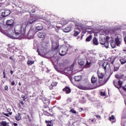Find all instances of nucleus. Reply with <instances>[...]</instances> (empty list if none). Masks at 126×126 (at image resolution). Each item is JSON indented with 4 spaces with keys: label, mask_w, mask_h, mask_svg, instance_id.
Instances as JSON below:
<instances>
[{
    "label": "nucleus",
    "mask_w": 126,
    "mask_h": 126,
    "mask_svg": "<svg viewBox=\"0 0 126 126\" xmlns=\"http://www.w3.org/2000/svg\"><path fill=\"white\" fill-rule=\"evenodd\" d=\"M26 27H27L26 23H19L15 26L13 35H12L9 33H7L6 34V36L9 37L11 39H19V40H21V39L24 38L26 36Z\"/></svg>",
    "instance_id": "obj_1"
},
{
    "label": "nucleus",
    "mask_w": 126,
    "mask_h": 126,
    "mask_svg": "<svg viewBox=\"0 0 126 126\" xmlns=\"http://www.w3.org/2000/svg\"><path fill=\"white\" fill-rule=\"evenodd\" d=\"M1 21H2V18L0 16V23H1ZM14 23V21L12 19L7 20L6 21V26H4V28H1V27L0 26V32L4 34V35H6V34H8L7 32L9 30H10L12 27H13V24Z\"/></svg>",
    "instance_id": "obj_2"
},
{
    "label": "nucleus",
    "mask_w": 126,
    "mask_h": 126,
    "mask_svg": "<svg viewBox=\"0 0 126 126\" xmlns=\"http://www.w3.org/2000/svg\"><path fill=\"white\" fill-rule=\"evenodd\" d=\"M115 77L116 78H117V79H119V80L118 82L114 81L113 83L114 84V86L118 89L122 88V85H123V81H122L121 79H122L123 80H126V76H125L124 74H120L116 75Z\"/></svg>",
    "instance_id": "obj_3"
},
{
    "label": "nucleus",
    "mask_w": 126,
    "mask_h": 126,
    "mask_svg": "<svg viewBox=\"0 0 126 126\" xmlns=\"http://www.w3.org/2000/svg\"><path fill=\"white\" fill-rule=\"evenodd\" d=\"M74 67V64L73 63L70 67H68L67 68L65 69L64 71H62V69H58L56 67V66H54V67L58 71V72H60L62 74H65V75H71L72 74V69H73V67Z\"/></svg>",
    "instance_id": "obj_4"
},
{
    "label": "nucleus",
    "mask_w": 126,
    "mask_h": 126,
    "mask_svg": "<svg viewBox=\"0 0 126 126\" xmlns=\"http://www.w3.org/2000/svg\"><path fill=\"white\" fill-rule=\"evenodd\" d=\"M86 56H88L89 60L87 59L85 67L86 68H89V67H91V62H94V61H95V57L93 56V54L91 53L89 54V53H86Z\"/></svg>",
    "instance_id": "obj_5"
},
{
    "label": "nucleus",
    "mask_w": 126,
    "mask_h": 126,
    "mask_svg": "<svg viewBox=\"0 0 126 126\" xmlns=\"http://www.w3.org/2000/svg\"><path fill=\"white\" fill-rule=\"evenodd\" d=\"M67 51H68V48L67 46L63 45L61 46L59 49V54L60 56H64L66 55Z\"/></svg>",
    "instance_id": "obj_6"
},
{
    "label": "nucleus",
    "mask_w": 126,
    "mask_h": 126,
    "mask_svg": "<svg viewBox=\"0 0 126 126\" xmlns=\"http://www.w3.org/2000/svg\"><path fill=\"white\" fill-rule=\"evenodd\" d=\"M36 52L38 53V55L43 58H46V48L43 47H41L40 48H38Z\"/></svg>",
    "instance_id": "obj_7"
},
{
    "label": "nucleus",
    "mask_w": 126,
    "mask_h": 126,
    "mask_svg": "<svg viewBox=\"0 0 126 126\" xmlns=\"http://www.w3.org/2000/svg\"><path fill=\"white\" fill-rule=\"evenodd\" d=\"M35 34H36V31H35V30H34L33 28H31L27 34V36L29 39H33Z\"/></svg>",
    "instance_id": "obj_8"
},
{
    "label": "nucleus",
    "mask_w": 126,
    "mask_h": 126,
    "mask_svg": "<svg viewBox=\"0 0 126 126\" xmlns=\"http://www.w3.org/2000/svg\"><path fill=\"white\" fill-rule=\"evenodd\" d=\"M99 42L101 45H102V47H104L106 49L109 48V41H107L106 38H101L99 39Z\"/></svg>",
    "instance_id": "obj_9"
},
{
    "label": "nucleus",
    "mask_w": 126,
    "mask_h": 126,
    "mask_svg": "<svg viewBox=\"0 0 126 126\" xmlns=\"http://www.w3.org/2000/svg\"><path fill=\"white\" fill-rule=\"evenodd\" d=\"M83 28V24H80L77 27V28H76L74 30V33L73 34V35L75 37H76V36H78V35L80 33V31L82 30V29Z\"/></svg>",
    "instance_id": "obj_10"
},
{
    "label": "nucleus",
    "mask_w": 126,
    "mask_h": 126,
    "mask_svg": "<svg viewBox=\"0 0 126 126\" xmlns=\"http://www.w3.org/2000/svg\"><path fill=\"white\" fill-rule=\"evenodd\" d=\"M10 14V11L9 10H6L3 12L0 13V16L1 17H6V16H8Z\"/></svg>",
    "instance_id": "obj_11"
},
{
    "label": "nucleus",
    "mask_w": 126,
    "mask_h": 126,
    "mask_svg": "<svg viewBox=\"0 0 126 126\" xmlns=\"http://www.w3.org/2000/svg\"><path fill=\"white\" fill-rule=\"evenodd\" d=\"M121 41L122 35L119 34L117 36H116V37L115 38V43L117 46H120V45L121 44Z\"/></svg>",
    "instance_id": "obj_12"
},
{
    "label": "nucleus",
    "mask_w": 126,
    "mask_h": 126,
    "mask_svg": "<svg viewBox=\"0 0 126 126\" xmlns=\"http://www.w3.org/2000/svg\"><path fill=\"white\" fill-rule=\"evenodd\" d=\"M102 68H103L104 70H105V71L107 70H110L111 69V68L110 67V64L106 62L103 63Z\"/></svg>",
    "instance_id": "obj_13"
},
{
    "label": "nucleus",
    "mask_w": 126,
    "mask_h": 126,
    "mask_svg": "<svg viewBox=\"0 0 126 126\" xmlns=\"http://www.w3.org/2000/svg\"><path fill=\"white\" fill-rule=\"evenodd\" d=\"M52 44L53 50L58 51V49H59V43H57V42L55 41H52Z\"/></svg>",
    "instance_id": "obj_14"
},
{
    "label": "nucleus",
    "mask_w": 126,
    "mask_h": 126,
    "mask_svg": "<svg viewBox=\"0 0 126 126\" xmlns=\"http://www.w3.org/2000/svg\"><path fill=\"white\" fill-rule=\"evenodd\" d=\"M31 18L29 19L28 22V25H29V24H32V23H34L35 21L37 20L36 19L34 18V16H32V14H30Z\"/></svg>",
    "instance_id": "obj_15"
},
{
    "label": "nucleus",
    "mask_w": 126,
    "mask_h": 126,
    "mask_svg": "<svg viewBox=\"0 0 126 126\" xmlns=\"http://www.w3.org/2000/svg\"><path fill=\"white\" fill-rule=\"evenodd\" d=\"M43 111L44 112V114L46 115V116H49V115H50V113L52 112V109H50L48 106H45L44 107Z\"/></svg>",
    "instance_id": "obj_16"
},
{
    "label": "nucleus",
    "mask_w": 126,
    "mask_h": 126,
    "mask_svg": "<svg viewBox=\"0 0 126 126\" xmlns=\"http://www.w3.org/2000/svg\"><path fill=\"white\" fill-rule=\"evenodd\" d=\"M47 84H49V85L48 86L49 87V89H50V90H53V87L57 86V85H58V83L56 82H52V83H50V81H49L47 83Z\"/></svg>",
    "instance_id": "obj_17"
},
{
    "label": "nucleus",
    "mask_w": 126,
    "mask_h": 126,
    "mask_svg": "<svg viewBox=\"0 0 126 126\" xmlns=\"http://www.w3.org/2000/svg\"><path fill=\"white\" fill-rule=\"evenodd\" d=\"M68 19H64V18H62L61 19V22H58V23L59 24H62V25H65L66 24H67L68 23Z\"/></svg>",
    "instance_id": "obj_18"
},
{
    "label": "nucleus",
    "mask_w": 126,
    "mask_h": 126,
    "mask_svg": "<svg viewBox=\"0 0 126 126\" xmlns=\"http://www.w3.org/2000/svg\"><path fill=\"white\" fill-rule=\"evenodd\" d=\"M93 44L94 46H98L99 45V42H98V39L96 37H94L93 39Z\"/></svg>",
    "instance_id": "obj_19"
},
{
    "label": "nucleus",
    "mask_w": 126,
    "mask_h": 126,
    "mask_svg": "<svg viewBox=\"0 0 126 126\" xmlns=\"http://www.w3.org/2000/svg\"><path fill=\"white\" fill-rule=\"evenodd\" d=\"M8 4H10V3H13V4H16L17 2V0H5Z\"/></svg>",
    "instance_id": "obj_20"
},
{
    "label": "nucleus",
    "mask_w": 126,
    "mask_h": 126,
    "mask_svg": "<svg viewBox=\"0 0 126 126\" xmlns=\"http://www.w3.org/2000/svg\"><path fill=\"white\" fill-rule=\"evenodd\" d=\"M63 92H66V94H69L71 91V90L69 87H66L63 90Z\"/></svg>",
    "instance_id": "obj_21"
},
{
    "label": "nucleus",
    "mask_w": 126,
    "mask_h": 126,
    "mask_svg": "<svg viewBox=\"0 0 126 126\" xmlns=\"http://www.w3.org/2000/svg\"><path fill=\"white\" fill-rule=\"evenodd\" d=\"M78 63L80 65H84V63H85V61H84V59H79L78 60Z\"/></svg>",
    "instance_id": "obj_22"
},
{
    "label": "nucleus",
    "mask_w": 126,
    "mask_h": 126,
    "mask_svg": "<svg viewBox=\"0 0 126 126\" xmlns=\"http://www.w3.org/2000/svg\"><path fill=\"white\" fill-rule=\"evenodd\" d=\"M37 36L39 37V38H42V39H44V38L46 37V33L43 32H38Z\"/></svg>",
    "instance_id": "obj_23"
},
{
    "label": "nucleus",
    "mask_w": 126,
    "mask_h": 126,
    "mask_svg": "<svg viewBox=\"0 0 126 126\" xmlns=\"http://www.w3.org/2000/svg\"><path fill=\"white\" fill-rule=\"evenodd\" d=\"M97 82V77L95 75H93L91 78V82L93 84L96 83Z\"/></svg>",
    "instance_id": "obj_24"
},
{
    "label": "nucleus",
    "mask_w": 126,
    "mask_h": 126,
    "mask_svg": "<svg viewBox=\"0 0 126 126\" xmlns=\"http://www.w3.org/2000/svg\"><path fill=\"white\" fill-rule=\"evenodd\" d=\"M71 30V27H67L63 29V31L65 33H68V32H70Z\"/></svg>",
    "instance_id": "obj_25"
},
{
    "label": "nucleus",
    "mask_w": 126,
    "mask_h": 126,
    "mask_svg": "<svg viewBox=\"0 0 126 126\" xmlns=\"http://www.w3.org/2000/svg\"><path fill=\"white\" fill-rule=\"evenodd\" d=\"M60 66L64 67L65 65H67V62L66 61H63L59 63Z\"/></svg>",
    "instance_id": "obj_26"
},
{
    "label": "nucleus",
    "mask_w": 126,
    "mask_h": 126,
    "mask_svg": "<svg viewBox=\"0 0 126 126\" xmlns=\"http://www.w3.org/2000/svg\"><path fill=\"white\" fill-rule=\"evenodd\" d=\"M58 57H57V55H56L51 58V60H52L53 62L55 63V62H56L57 63H58Z\"/></svg>",
    "instance_id": "obj_27"
},
{
    "label": "nucleus",
    "mask_w": 126,
    "mask_h": 126,
    "mask_svg": "<svg viewBox=\"0 0 126 126\" xmlns=\"http://www.w3.org/2000/svg\"><path fill=\"white\" fill-rule=\"evenodd\" d=\"M43 29V27L42 26H38L35 27V30L34 31L35 32H38V31H41Z\"/></svg>",
    "instance_id": "obj_28"
},
{
    "label": "nucleus",
    "mask_w": 126,
    "mask_h": 126,
    "mask_svg": "<svg viewBox=\"0 0 126 126\" xmlns=\"http://www.w3.org/2000/svg\"><path fill=\"white\" fill-rule=\"evenodd\" d=\"M75 81H80L81 79H82V77L80 75L79 76H76L74 77Z\"/></svg>",
    "instance_id": "obj_29"
},
{
    "label": "nucleus",
    "mask_w": 126,
    "mask_h": 126,
    "mask_svg": "<svg viewBox=\"0 0 126 126\" xmlns=\"http://www.w3.org/2000/svg\"><path fill=\"white\" fill-rule=\"evenodd\" d=\"M42 100L44 104H48V105L49 104H50V100H49V99H47L46 98H43L42 99Z\"/></svg>",
    "instance_id": "obj_30"
},
{
    "label": "nucleus",
    "mask_w": 126,
    "mask_h": 126,
    "mask_svg": "<svg viewBox=\"0 0 126 126\" xmlns=\"http://www.w3.org/2000/svg\"><path fill=\"white\" fill-rule=\"evenodd\" d=\"M97 75L100 79H102L103 77H104V75L103 73L101 72H99V71H97Z\"/></svg>",
    "instance_id": "obj_31"
},
{
    "label": "nucleus",
    "mask_w": 126,
    "mask_h": 126,
    "mask_svg": "<svg viewBox=\"0 0 126 126\" xmlns=\"http://www.w3.org/2000/svg\"><path fill=\"white\" fill-rule=\"evenodd\" d=\"M92 35H90L86 39V42H90L92 40Z\"/></svg>",
    "instance_id": "obj_32"
},
{
    "label": "nucleus",
    "mask_w": 126,
    "mask_h": 126,
    "mask_svg": "<svg viewBox=\"0 0 126 126\" xmlns=\"http://www.w3.org/2000/svg\"><path fill=\"white\" fill-rule=\"evenodd\" d=\"M15 119L17 121H20L21 120V114L18 113V115L15 116Z\"/></svg>",
    "instance_id": "obj_33"
},
{
    "label": "nucleus",
    "mask_w": 126,
    "mask_h": 126,
    "mask_svg": "<svg viewBox=\"0 0 126 126\" xmlns=\"http://www.w3.org/2000/svg\"><path fill=\"white\" fill-rule=\"evenodd\" d=\"M79 88L82 90H88V88L84 86H79Z\"/></svg>",
    "instance_id": "obj_34"
},
{
    "label": "nucleus",
    "mask_w": 126,
    "mask_h": 126,
    "mask_svg": "<svg viewBox=\"0 0 126 126\" xmlns=\"http://www.w3.org/2000/svg\"><path fill=\"white\" fill-rule=\"evenodd\" d=\"M45 123L47 124V126H53V123H52V121H45Z\"/></svg>",
    "instance_id": "obj_35"
},
{
    "label": "nucleus",
    "mask_w": 126,
    "mask_h": 126,
    "mask_svg": "<svg viewBox=\"0 0 126 126\" xmlns=\"http://www.w3.org/2000/svg\"><path fill=\"white\" fill-rule=\"evenodd\" d=\"M120 62L121 63V64H125V63H126V59H121L120 60Z\"/></svg>",
    "instance_id": "obj_36"
},
{
    "label": "nucleus",
    "mask_w": 126,
    "mask_h": 126,
    "mask_svg": "<svg viewBox=\"0 0 126 126\" xmlns=\"http://www.w3.org/2000/svg\"><path fill=\"white\" fill-rule=\"evenodd\" d=\"M116 45H117V43H116V42H115V41L111 42V46L112 48H116Z\"/></svg>",
    "instance_id": "obj_37"
},
{
    "label": "nucleus",
    "mask_w": 126,
    "mask_h": 126,
    "mask_svg": "<svg viewBox=\"0 0 126 126\" xmlns=\"http://www.w3.org/2000/svg\"><path fill=\"white\" fill-rule=\"evenodd\" d=\"M34 63V61H31V60H28V64L29 65H32Z\"/></svg>",
    "instance_id": "obj_38"
},
{
    "label": "nucleus",
    "mask_w": 126,
    "mask_h": 126,
    "mask_svg": "<svg viewBox=\"0 0 126 126\" xmlns=\"http://www.w3.org/2000/svg\"><path fill=\"white\" fill-rule=\"evenodd\" d=\"M1 125L3 126H7V122L6 121H2L1 122Z\"/></svg>",
    "instance_id": "obj_39"
},
{
    "label": "nucleus",
    "mask_w": 126,
    "mask_h": 126,
    "mask_svg": "<svg viewBox=\"0 0 126 126\" xmlns=\"http://www.w3.org/2000/svg\"><path fill=\"white\" fill-rule=\"evenodd\" d=\"M109 120L112 122V121H114L115 120V116L114 115H112L110 118Z\"/></svg>",
    "instance_id": "obj_40"
},
{
    "label": "nucleus",
    "mask_w": 126,
    "mask_h": 126,
    "mask_svg": "<svg viewBox=\"0 0 126 126\" xmlns=\"http://www.w3.org/2000/svg\"><path fill=\"white\" fill-rule=\"evenodd\" d=\"M70 113H72V114H76V111L74 110V109H71L70 110Z\"/></svg>",
    "instance_id": "obj_41"
},
{
    "label": "nucleus",
    "mask_w": 126,
    "mask_h": 126,
    "mask_svg": "<svg viewBox=\"0 0 126 126\" xmlns=\"http://www.w3.org/2000/svg\"><path fill=\"white\" fill-rule=\"evenodd\" d=\"M100 94L101 96H105L106 95V93H105V92H101Z\"/></svg>",
    "instance_id": "obj_42"
},
{
    "label": "nucleus",
    "mask_w": 126,
    "mask_h": 126,
    "mask_svg": "<svg viewBox=\"0 0 126 126\" xmlns=\"http://www.w3.org/2000/svg\"><path fill=\"white\" fill-rule=\"evenodd\" d=\"M22 98H23L24 101H25V100L27 99V98H26V96L24 95H22Z\"/></svg>",
    "instance_id": "obj_43"
},
{
    "label": "nucleus",
    "mask_w": 126,
    "mask_h": 126,
    "mask_svg": "<svg viewBox=\"0 0 126 126\" xmlns=\"http://www.w3.org/2000/svg\"><path fill=\"white\" fill-rule=\"evenodd\" d=\"M119 70V67L114 66V71H118Z\"/></svg>",
    "instance_id": "obj_44"
},
{
    "label": "nucleus",
    "mask_w": 126,
    "mask_h": 126,
    "mask_svg": "<svg viewBox=\"0 0 126 126\" xmlns=\"http://www.w3.org/2000/svg\"><path fill=\"white\" fill-rule=\"evenodd\" d=\"M11 111L10 108H8L7 109V112H9V115H12V112H10V111Z\"/></svg>",
    "instance_id": "obj_45"
},
{
    "label": "nucleus",
    "mask_w": 126,
    "mask_h": 126,
    "mask_svg": "<svg viewBox=\"0 0 126 126\" xmlns=\"http://www.w3.org/2000/svg\"><path fill=\"white\" fill-rule=\"evenodd\" d=\"M11 86H13V85H15V82H14V81H13L11 83Z\"/></svg>",
    "instance_id": "obj_46"
},
{
    "label": "nucleus",
    "mask_w": 126,
    "mask_h": 126,
    "mask_svg": "<svg viewBox=\"0 0 126 126\" xmlns=\"http://www.w3.org/2000/svg\"><path fill=\"white\" fill-rule=\"evenodd\" d=\"M8 90V87L6 85L4 86V90Z\"/></svg>",
    "instance_id": "obj_47"
},
{
    "label": "nucleus",
    "mask_w": 126,
    "mask_h": 126,
    "mask_svg": "<svg viewBox=\"0 0 126 126\" xmlns=\"http://www.w3.org/2000/svg\"><path fill=\"white\" fill-rule=\"evenodd\" d=\"M95 116L96 117V118H97V119H101V116H100V115H95Z\"/></svg>",
    "instance_id": "obj_48"
},
{
    "label": "nucleus",
    "mask_w": 126,
    "mask_h": 126,
    "mask_svg": "<svg viewBox=\"0 0 126 126\" xmlns=\"http://www.w3.org/2000/svg\"><path fill=\"white\" fill-rule=\"evenodd\" d=\"M99 82L100 83V84H104V82H102V81H101V80H99Z\"/></svg>",
    "instance_id": "obj_49"
},
{
    "label": "nucleus",
    "mask_w": 126,
    "mask_h": 126,
    "mask_svg": "<svg viewBox=\"0 0 126 126\" xmlns=\"http://www.w3.org/2000/svg\"><path fill=\"white\" fill-rule=\"evenodd\" d=\"M3 115H4V116H6V117H8L9 115H8V114H6V113H3Z\"/></svg>",
    "instance_id": "obj_50"
},
{
    "label": "nucleus",
    "mask_w": 126,
    "mask_h": 126,
    "mask_svg": "<svg viewBox=\"0 0 126 126\" xmlns=\"http://www.w3.org/2000/svg\"><path fill=\"white\" fill-rule=\"evenodd\" d=\"M123 88L124 90H125V91H126V85L125 87H123Z\"/></svg>",
    "instance_id": "obj_51"
},
{
    "label": "nucleus",
    "mask_w": 126,
    "mask_h": 126,
    "mask_svg": "<svg viewBox=\"0 0 126 126\" xmlns=\"http://www.w3.org/2000/svg\"><path fill=\"white\" fill-rule=\"evenodd\" d=\"M27 117L28 118V119L30 120V122H31V119H30V116H29V115H27Z\"/></svg>",
    "instance_id": "obj_52"
},
{
    "label": "nucleus",
    "mask_w": 126,
    "mask_h": 126,
    "mask_svg": "<svg viewBox=\"0 0 126 126\" xmlns=\"http://www.w3.org/2000/svg\"><path fill=\"white\" fill-rule=\"evenodd\" d=\"M13 125H14V126H18V124H17V123H14Z\"/></svg>",
    "instance_id": "obj_53"
},
{
    "label": "nucleus",
    "mask_w": 126,
    "mask_h": 126,
    "mask_svg": "<svg viewBox=\"0 0 126 126\" xmlns=\"http://www.w3.org/2000/svg\"><path fill=\"white\" fill-rule=\"evenodd\" d=\"M20 103H21V104H22V105H24V103L23 102V101H21Z\"/></svg>",
    "instance_id": "obj_54"
},
{
    "label": "nucleus",
    "mask_w": 126,
    "mask_h": 126,
    "mask_svg": "<svg viewBox=\"0 0 126 126\" xmlns=\"http://www.w3.org/2000/svg\"><path fill=\"white\" fill-rule=\"evenodd\" d=\"M114 62H115V60H114L112 62H111V64H114Z\"/></svg>",
    "instance_id": "obj_55"
},
{
    "label": "nucleus",
    "mask_w": 126,
    "mask_h": 126,
    "mask_svg": "<svg viewBox=\"0 0 126 126\" xmlns=\"http://www.w3.org/2000/svg\"><path fill=\"white\" fill-rule=\"evenodd\" d=\"M32 13H34V12H35V10L34 9L32 10Z\"/></svg>",
    "instance_id": "obj_56"
},
{
    "label": "nucleus",
    "mask_w": 126,
    "mask_h": 126,
    "mask_svg": "<svg viewBox=\"0 0 126 126\" xmlns=\"http://www.w3.org/2000/svg\"><path fill=\"white\" fill-rule=\"evenodd\" d=\"M109 37L108 36H106V41L108 42V39H109Z\"/></svg>",
    "instance_id": "obj_57"
},
{
    "label": "nucleus",
    "mask_w": 126,
    "mask_h": 126,
    "mask_svg": "<svg viewBox=\"0 0 126 126\" xmlns=\"http://www.w3.org/2000/svg\"><path fill=\"white\" fill-rule=\"evenodd\" d=\"M10 73H11V74H13V71L12 70H11L10 71Z\"/></svg>",
    "instance_id": "obj_58"
},
{
    "label": "nucleus",
    "mask_w": 126,
    "mask_h": 126,
    "mask_svg": "<svg viewBox=\"0 0 126 126\" xmlns=\"http://www.w3.org/2000/svg\"><path fill=\"white\" fill-rule=\"evenodd\" d=\"M3 75H5V72L3 71Z\"/></svg>",
    "instance_id": "obj_59"
},
{
    "label": "nucleus",
    "mask_w": 126,
    "mask_h": 126,
    "mask_svg": "<svg viewBox=\"0 0 126 126\" xmlns=\"http://www.w3.org/2000/svg\"><path fill=\"white\" fill-rule=\"evenodd\" d=\"M19 85L20 86H21V83L19 82Z\"/></svg>",
    "instance_id": "obj_60"
},
{
    "label": "nucleus",
    "mask_w": 126,
    "mask_h": 126,
    "mask_svg": "<svg viewBox=\"0 0 126 126\" xmlns=\"http://www.w3.org/2000/svg\"><path fill=\"white\" fill-rule=\"evenodd\" d=\"M80 110H81V111H83V108H80Z\"/></svg>",
    "instance_id": "obj_61"
},
{
    "label": "nucleus",
    "mask_w": 126,
    "mask_h": 126,
    "mask_svg": "<svg viewBox=\"0 0 126 126\" xmlns=\"http://www.w3.org/2000/svg\"><path fill=\"white\" fill-rule=\"evenodd\" d=\"M40 18L42 19V18H44V17L42 16L41 17H40Z\"/></svg>",
    "instance_id": "obj_62"
},
{
    "label": "nucleus",
    "mask_w": 126,
    "mask_h": 126,
    "mask_svg": "<svg viewBox=\"0 0 126 126\" xmlns=\"http://www.w3.org/2000/svg\"><path fill=\"white\" fill-rule=\"evenodd\" d=\"M3 78H5V75H4Z\"/></svg>",
    "instance_id": "obj_63"
},
{
    "label": "nucleus",
    "mask_w": 126,
    "mask_h": 126,
    "mask_svg": "<svg viewBox=\"0 0 126 126\" xmlns=\"http://www.w3.org/2000/svg\"><path fill=\"white\" fill-rule=\"evenodd\" d=\"M58 109H59V110H61V107H58Z\"/></svg>",
    "instance_id": "obj_64"
}]
</instances>
